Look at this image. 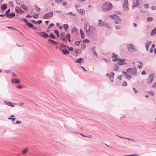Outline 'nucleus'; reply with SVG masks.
I'll use <instances>...</instances> for the list:
<instances>
[{"label":"nucleus","instance_id":"59","mask_svg":"<svg viewBox=\"0 0 156 156\" xmlns=\"http://www.w3.org/2000/svg\"><path fill=\"white\" fill-rule=\"evenodd\" d=\"M56 25L60 29H62V26H59V24L58 23H56Z\"/></svg>","mask_w":156,"mask_h":156},{"label":"nucleus","instance_id":"4","mask_svg":"<svg viewBox=\"0 0 156 156\" xmlns=\"http://www.w3.org/2000/svg\"><path fill=\"white\" fill-rule=\"evenodd\" d=\"M126 71L129 74H131L133 75H135L137 73V70L136 68H129L126 70Z\"/></svg>","mask_w":156,"mask_h":156},{"label":"nucleus","instance_id":"47","mask_svg":"<svg viewBox=\"0 0 156 156\" xmlns=\"http://www.w3.org/2000/svg\"><path fill=\"white\" fill-rule=\"evenodd\" d=\"M61 46H62V48H64V49H66V48L67 47V46L66 45L63 44L62 43H61Z\"/></svg>","mask_w":156,"mask_h":156},{"label":"nucleus","instance_id":"20","mask_svg":"<svg viewBox=\"0 0 156 156\" xmlns=\"http://www.w3.org/2000/svg\"><path fill=\"white\" fill-rule=\"evenodd\" d=\"M15 16V14L14 12H11L9 13V15L7 16V17L8 18L10 19L12 18V17Z\"/></svg>","mask_w":156,"mask_h":156},{"label":"nucleus","instance_id":"25","mask_svg":"<svg viewBox=\"0 0 156 156\" xmlns=\"http://www.w3.org/2000/svg\"><path fill=\"white\" fill-rule=\"evenodd\" d=\"M63 28H64L65 30L67 31V30H68L69 26L67 24H64L63 25Z\"/></svg>","mask_w":156,"mask_h":156},{"label":"nucleus","instance_id":"62","mask_svg":"<svg viewBox=\"0 0 156 156\" xmlns=\"http://www.w3.org/2000/svg\"><path fill=\"white\" fill-rule=\"evenodd\" d=\"M81 34V38H84V37H85V34H84V33H82L81 34Z\"/></svg>","mask_w":156,"mask_h":156},{"label":"nucleus","instance_id":"34","mask_svg":"<svg viewBox=\"0 0 156 156\" xmlns=\"http://www.w3.org/2000/svg\"><path fill=\"white\" fill-rule=\"evenodd\" d=\"M119 68V66H115L113 68V69L115 71H118V69Z\"/></svg>","mask_w":156,"mask_h":156},{"label":"nucleus","instance_id":"30","mask_svg":"<svg viewBox=\"0 0 156 156\" xmlns=\"http://www.w3.org/2000/svg\"><path fill=\"white\" fill-rule=\"evenodd\" d=\"M33 16L34 18L36 19L38 17V15L37 13L34 12L33 14Z\"/></svg>","mask_w":156,"mask_h":156},{"label":"nucleus","instance_id":"3","mask_svg":"<svg viewBox=\"0 0 156 156\" xmlns=\"http://www.w3.org/2000/svg\"><path fill=\"white\" fill-rule=\"evenodd\" d=\"M109 16L114 20V23L116 24H120L122 23L121 19L116 14L110 15Z\"/></svg>","mask_w":156,"mask_h":156},{"label":"nucleus","instance_id":"11","mask_svg":"<svg viewBox=\"0 0 156 156\" xmlns=\"http://www.w3.org/2000/svg\"><path fill=\"white\" fill-rule=\"evenodd\" d=\"M154 75L153 74H151L147 78L148 83H151L154 78Z\"/></svg>","mask_w":156,"mask_h":156},{"label":"nucleus","instance_id":"57","mask_svg":"<svg viewBox=\"0 0 156 156\" xmlns=\"http://www.w3.org/2000/svg\"><path fill=\"white\" fill-rule=\"evenodd\" d=\"M139 155V154H133L129 155V156H138Z\"/></svg>","mask_w":156,"mask_h":156},{"label":"nucleus","instance_id":"53","mask_svg":"<svg viewBox=\"0 0 156 156\" xmlns=\"http://www.w3.org/2000/svg\"><path fill=\"white\" fill-rule=\"evenodd\" d=\"M67 47L69 49V50L70 51H72L73 50V48L72 47H70L69 48L68 46H67Z\"/></svg>","mask_w":156,"mask_h":156},{"label":"nucleus","instance_id":"56","mask_svg":"<svg viewBox=\"0 0 156 156\" xmlns=\"http://www.w3.org/2000/svg\"><path fill=\"white\" fill-rule=\"evenodd\" d=\"M118 60H119V58H114L112 59V61L114 62L117 61H118Z\"/></svg>","mask_w":156,"mask_h":156},{"label":"nucleus","instance_id":"37","mask_svg":"<svg viewBox=\"0 0 156 156\" xmlns=\"http://www.w3.org/2000/svg\"><path fill=\"white\" fill-rule=\"evenodd\" d=\"M75 52L76 53L78 54H80L81 53V50H76V49H75Z\"/></svg>","mask_w":156,"mask_h":156},{"label":"nucleus","instance_id":"7","mask_svg":"<svg viewBox=\"0 0 156 156\" xmlns=\"http://www.w3.org/2000/svg\"><path fill=\"white\" fill-rule=\"evenodd\" d=\"M133 1V8L138 6L140 3L142 2V0H132Z\"/></svg>","mask_w":156,"mask_h":156},{"label":"nucleus","instance_id":"63","mask_svg":"<svg viewBox=\"0 0 156 156\" xmlns=\"http://www.w3.org/2000/svg\"><path fill=\"white\" fill-rule=\"evenodd\" d=\"M122 77V75H119L118 76L117 78L119 80H121Z\"/></svg>","mask_w":156,"mask_h":156},{"label":"nucleus","instance_id":"1","mask_svg":"<svg viewBox=\"0 0 156 156\" xmlns=\"http://www.w3.org/2000/svg\"><path fill=\"white\" fill-rule=\"evenodd\" d=\"M94 27L90 26L88 23H85L84 26V30L88 36H91L95 31Z\"/></svg>","mask_w":156,"mask_h":156},{"label":"nucleus","instance_id":"39","mask_svg":"<svg viewBox=\"0 0 156 156\" xmlns=\"http://www.w3.org/2000/svg\"><path fill=\"white\" fill-rule=\"evenodd\" d=\"M55 2L57 4H59L62 2V0H55Z\"/></svg>","mask_w":156,"mask_h":156},{"label":"nucleus","instance_id":"41","mask_svg":"<svg viewBox=\"0 0 156 156\" xmlns=\"http://www.w3.org/2000/svg\"><path fill=\"white\" fill-rule=\"evenodd\" d=\"M80 41H76L75 42V44L76 46H79L80 45Z\"/></svg>","mask_w":156,"mask_h":156},{"label":"nucleus","instance_id":"28","mask_svg":"<svg viewBox=\"0 0 156 156\" xmlns=\"http://www.w3.org/2000/svg\"><path fill=\"white\" fill-rule=\"evenodd\" d=\"M49 41H51L52 42V43L55 45L58 44V42L57 41H55L52 39H49L48 40Z\"/></svg>","mask_w":156,"mask_h":156},{"label":"nucleus","instance_id":"38","mask_svg":"<svg viewBox=\"0 0 156 156\" xmlns=\"http://www.w3.org/2000/svg\"><path fill=\"white\" fill-rule=\"evenodd\" d=\"M10 9H8L5 12V15L6 16V17H7V16H8V15H9V12H10Z\"/></svg>","mask_w":156,"mask_h":156},{"label":"nucleus","instance_id":"60","mask_svg":"<svg viewBox=\"0 0 156 156\" xmlns=\"http://www.w3.org/2000/svg\"><path fill=\"white\" fill-rule=\"evenodd\" d=\"M104 60L105 62L106 63H108L110 62L109 60H108V59H105V58L102 59V60Z\"/></svg>","mask_w":156,"mask_h":156},{"label":"nucleus","instance_id":"26","mask_svg":"<svg viewBox=\"0 0 156 156\" xmlns=\"http://www.w3.org/2000/svg\"><path fill=\"white\" fill-rule=\"evenodd\" d=\"M153 18L151 17H148L147 18V22H151L153 20Z\"/></svg>","mask_w":156,"mask_h":156},{"label":"nucleus","instance_id":"5","mask_svg":"<svg viewBox=\"0 0 156 156\" xmlns=\"http://www.w3.org/2000/svg\"><path fill=\"white\" fill-rule=\"evenodd\" d=\"M127 48L128 51L132 52L137 51V50L135 48L134 45L132 44L127 45Z\"/></svg>","mask_w":156,"mask_h":156},{"label":"nucleus","instance_id":"18","mask_svg":"<svg viewBox=\"0 0 156 156\" xmlns=\"http://www.w3.org/2000/svg\"><path fill=\"white\" fill-rule=\"evenodd\" d=\"M77 11L81 15H83L85 13V11L83 9H77Z\"/></svg>","mask_w":156,"mask_h":156},{"label":"nucleus","instance_id":"48","mask_svg":"<svg viewBox=\"0 0 156 156\" xmlns=\"http://www.w3.org/2000/svg\"><path fill=\"white\" fill-rule=\"evenodd\" d=\"M114 73L113 72H112V73L109 76V77L110 78H113L114 77Z\"/></svg>","mask_w":156,"mask_h":156},{"label":"nucleus","instance_id":"22","mask_svg":"<svg viewBox=\"0 0 156 156\" xmlns=\"http://www.w3.org/2000/svg\"><path fill=\"white\" fill-rule=\"evenodd\" d=\"M25 24L28 26L30 28H33L34 25L31 23L29 22H26Z\"/></svg>","mask_w":156,"mask_h":156},{"label":"nucleus","instance_id":"32","mask_svg":"<svg viewBox=\"0 0 156 156\" xmlns=\"http://www.w3.org/2000/svg\"><path fill=\"white\" fill-rule=\"evenodd\" d=\"M149 94L153 96L154 95V92L153 90H151L149 92Z\"/></svg>","mask_w":156,"mask_h":156},{"label":"nucleus","instance_id":"33","mask_svg":"<svg viewBox=\"0 0 156 156\" xmlns=\"http://www.w3.org/2000/svg\"><path fill=\"white\" fill-rule=\"evenodd\" d=\"M35 7L36 8L35 10L36 11H39L41 10V9L38 7L37 5H35Z\"/></svg>","mask_w":156,"mask_h":156},{"label":"nucleus","instance_id":"58","mask_svg":"<svg viewBox=\"0 0 156 156\" xmlns=\"http://www.w3.org/2000/svg\"><path fill=\"white\" fill-rule=\"evenodd\" d=\"M115 28L117 30H119L121 29V27L119 25H116L115 26Z\"/></svg>","mask_w":156,"mask_h":156},{"label":"nucleus","instance_id":"40","mask_svg":"<svg viewBox=\"0 0 156 156\" xmlns=\"http://www.w3.org/2000/svg\"><path fill=\"white\" fill-rule=\"evenodd\" d=\"M14 83L16 84H17L20 82V81L19 80H18L16 78H14Z\"/></svg>","mask_w":156,"mask_h":156},{"label":"nucleus","instance_id":"19","mask_svg":"<svg viewBox=\"0 0 156 156\" xmlns=\"http://www.w3.org/2000/svg\"><path fill=\"white\" fill-rule=\"evenodd\" d=\"M151 41H148L145 44V47L146 49V50L147 51L151 43Z\"/></svg>","mask_w":156,"mask_h":156},{"label":"nucleus","instance_id":"27","mask_svg":"<svg viewBox=\"0 0 156 156\" xmlns=\"http://www.w3.org/2000/svg\"><path fill=\"white\" fill-rule=\"evenodd\" d=\"M20 7L24 10H27V7L23 4L21 5L20 6Z\"/></svg>","mask_w":156,"mask_h":156},{"label":"nucleus","instance_id":"55","mask_svg":"<svg viewBox=\"0 0 156 156\" xmlns=\"http://www.w3.org/2000/svg\"><path fill=\"white\" fill-rule=\"evenodd\" d=\"M31 22L32 23H33L34 24H37V22L36 20H31Z\"/></svg>","mask_w":156,"mask_h":156},{"label":"nucleus","instance_id":"43","mask_svg":"<svg viewBox=\"0 0 156 156\" xmlns=\"http://www.w3.org/2000/svg\"><path fill=\"white\" fill-rule=\"evenodd\" d=\"M132 89L134 91V93L136 94L138 92V90L134 87H133Z\"/></svg>","mask_w":156,"mask_h":156},{"label":"nucleus","instance_id":"24","mask_svg":"<svg viewBox=\"0 0 156 156\" xmlns=\"http://www.w3.org/2000/svg\"><path fill=\"white\" fill-rule=\"evenodd\" d=\"M62 52L64 55L69 54V51H68V50H66V49H63L62 50Z\"/></svg>","mask_w":156,"mask_h":156},{"label":"nucleus","instance_id":"45","mask_svg":"<svg viewBox=\"0 0 156 156\" xmlns=\"http://www.w3.org/2000/svg\"><path fill=\"white\" fill-rule=\"evenodd\" d=\"M81 45H82L81 49H84L86 47L85 45L83 43H82V44H81Z\"/></svg>","mask_w":156,"mask_h":156},{"label":"nucleus","instance_id":"42","mask_svg":"<svg viewBox=\"0 0 156 156\" xmlns=\"http://www.w3.org/2000/svg\"><path fill=\"white\" fill-rule=\"evenodd\" d=\"M112 57L117 58L118 57V55L115 54V53H112Z\"/></svg>","mask_w":156,"mask_h":156},{"label":"nucleus","instance_id":"23","mask_svg":"<svg viewBox=\"0 0 156 156\" xmlns=\"http://www.w3.org/2000/svg\"><path fill=\"white\" fill-rule=\"evenodd\" d=\"M150 34L151 35H154L156 34V27L152 30Z\"/></svg>","mask_w":156,"mask_h":156},{"label":"nucleus","instance_id":"36","mask_svg":"<svg viewBox=\"0 0 156 156\" xmlns=\"http://www.w3.org/2000/svg\"><path fill=\"white\" fill-rule=\"evenodd\" d=\"M54 32L57 35L58 37H59V32H58V31L57 30H55Z\"/></svg>","mask_w":156,"mask_h":156},{"label":"nucleus","instance_id":"6","mask_svg":"<svg viewBox=\"0 0 156 156\" xmlns=\"http://www.w3.org/2000/svg\"><path fill=\"white\" fill-rule=\"evenodd\" d=\"M53 11L49 12L48 13L46 14L43 17V18L44 19H48L50 17H52L53 16Z\"/></svg>","mask_w":156,"mask_h":156},{"label":"nucleus","instance_id":"46","mask_svg":"<svg viewBox=\"0 0 156 156\" xmlns=\"http://www.w3.org/2000/svg\"><path fill=\"white\" fill-rule=\"evenodd\" d=\"M49 36L52 39H55V36L53 34H51Z\"/></svg>","mask_w":156,"mask_h":156},{"label":"nucleus","instance_id":"17","mask_svg":"<svg viewBox=\"0 0 156 156\" xmlns=\"http://www.w3.org/2000/svg\"><path fill=\"white\" fill-rule=\"evenodd\" d=\"M105 22H104L101 20H98V25L99 27H102L104 26Z\"/></svg>","mask_w":156,"mask_h":156},{"label":"nucleus","instance_id":"21","mask_svg":"<svg viewBox=\"0 0 156 156\" xmlns=\"http://www.w3.org/2000/svg\"><path fill=\"white\" fill-rule=\"evenodd\" d=\"M7 7V5L6 4H4L1 6V8L2 10H5Z\"/></svg>","mask_w":156,"mask_h":156},{"label":"nucleus","instance_id":"10","mask_svg":"<svg viewBox=\"0 0 156 156\" xmlns=\"http://www.w3.org/2000/svg\"><path fill=\"white\" fill-rule=\"evenodd\" d=\"M37 33L39 35L45 38L47 37L48 36V35L44 32H37Z\"/></svg>","mask_w":156,"mask_h":156},{"label":"nucleus","instance_id":"44","mask_svg":"<svg viewBox=\"0 0 156 156\" xmlns=\"http://www.w3.org/2000/svg\"><path fill=\"white\" fill-rule=\"evenodd\" d=\"M54 24L52 23H50L48 26V29H49L51 28L52 27H53L54 26Z\"/></svg>","mask_w":156,"mask_h":156},{"label":"nucleus","instance_id":"16","mask_svg":"<svg viewBox=\"0 0 156 156\" xmlns=\"http://www.w3.org/2000/svg\"><path fill=\"white\" fill-rule=\"evenodd\" d=\"M83 60V59L81 58H78L76 59L75 60V61L77 63H80V65L82 64V63H84V62L82 61Z\"/></svg>","mask_w":156,"mask_h":156},{"label":"nucleus","instance_id":"54","mask_svg":"<svg viewBox=\"0 0 156 156\" xmlns=\"http://www.w3.org/2000/svg\"><path fill=\"white\" fill-rule=\"evenodd\" d=\"M67 15H69V14H70L72 16H76V15L75 14L73 13L72 12H68L67 13Z\"/></svg>","mask_w":156,"mask_h":156},{"label":"nucleus","instance_id":"14","mask_svg":"<svg viewBox=\"0 0 156 156\" xmlns=\"http://www.w3.org/2000/svg\"><path fill=\"white\" fill-rule=\"evenodd\" d=\"M60 39L63 41H66V37L65 34L64 33H62L60 35Z\"/></svg>","mask_w":156,"mask_h":156},{"label":"nucleus","instance_id":"8","mask_svg":"<svg viewBox=\"0 0 156 156\" xmlns=\"http://www.w3.org/2000/svg\"><path fill=\"white\" fill-rule=\"evenodd\" d=\"M123 6L124 9L125 11H128L129 10L128 1L127 0H125L123 4Z\"/></svg>","mask_w":156,"mask_h":156},{"label":"nucleus","instance_id":"51","mask_svg":"<svg viewBox=\"0 0 156 156\" xmlns=\"http://www.w3.org/2000/svg\"><path fill=\"white\" fill-rule=\"evenodd\" d=\"M66 39L67 38V39L70 38V34H66Z\"/></svg>","mask_w":156,"mask_h":156},{"label":"nucleus","instance_id":"64","mask_svg":"<svg viewBox=\"0 0 156 156\" xmlns=\"http://www.w3.org/2000/svg\"><path fill=\"white\" fill-rule=\"evenodd\" d=\"M144 7L145 8L147 9L149 8V4H146L144 5Z\"/></svg>","mask_w":156,"mask_h":156},{"label":"nucleus","instance_id":"12","mask_svg":"<svg viewBox=\"0 0 156 156\" xmlns=\"http://www.w3.org/2000/svg\"><path fill=\"white\" fill-rule=\"evenodd\" d=\"M4 102L7 105L12 107L15 106V105L16 104L14 103H11L10 102L4 101Z\"/></svg>","mask_w":156,"mask_h":156},{"label":"nucleus","instance_id":"13","mask_svg":"<svg viewBox=\"0 0 156 156\" xmlns=\"http://www.w3.org/2000/svg\"><path fill=\"white\" fill-rule=\"evenodd\" d=\"M15 9L16 12L19 14H21L23 12V10L19 7H16Z\"/></svg>","mask_w":156,"mask_h":156},{"label":"nucleus","instance_id":"31","mask_svg":"<svg viewBox=\"0 0 156 156\" xmlns=\"http://www.w3.org/2000/svg\"><path fill=\"white\" fill-rule=\"evenodd\" d=\"M77 31V29L76 27H73L72 30V32L73 33L74 32L76 33Z\"/></svg>","mask_w":156,"mask_h":156},{"label":"nucleus","instance_id":"52","mask_svg":"<svg viewBox=\"0 0 156 156\" xmlns=\"http://www.w3.org/2000/svg\"><path fill=\"white\" fill-rule=\"evenodd\" d=\"M93 53L94 55L96 56L97 57H98V55L95 51H93Z\"/></svg>","mask_w":156,"mask_h":156},{"label":"nucleus","instance_id":"29","mask_svg":"<svg viewBox=\"0 0 156 156\" xmlns=\"http://www.w3.org/2000/svg\"><path fill=\"white\" fill-rule=\"evenodd\" d=\"M28 150V148H26L23 150L22 153L23 154H24L27 152Z\"/></svg>","mask_w":156,"mask_h":156},{"label":"nucleus","instance_id":"61","mask_svg":"<svg viewBox=\"0 0 156 156\" xmlns=\"http://www.w3.org/2000/svg\"><path fill=\"white\" fill-rule=\"evenodd\" d=\"M156 8L155 6H152L151 7V9L152 10H154L156 9Z\"/></svg>","mask_w":156,"mask_h":156},{"label":"nucleus","instance_id":"15","mask_svg":"<svg viewBox=\"0 0 156 156\" xmlns=\"http://www.w3.org/2000/svg\"><path fill=\"white\" fill-rule=\"evenodd\" d=\"M119 62H117V64L120 65H124L125 64V59H119V60L118 61Z\"/></svg>","mask_w":156,"mask_h":156},{"label":"nucleus","instance_id":"49","mask_svg":"<svg viewBox=\"0 0 156 156\" xmlns=\"http://www.w3.org/2000/svg\"><path fill=\"white\" fill-rule=\"evenodd\" d=\"M127 85V83L126 81H124L122 84V86H126Z\"/></svg>","mask_w":156,"mask_h":156},{"label":"nucleus","instance_id":"2","mask_svg":"<svg viewBox=\"0 0 156 156\" xmlns=\"http://www.w3.org/2000/svg\"><path fill=\"white\" fill-rule=\"evenodd\" d=\"M112 7V3L110 2H106L104 3L102 7L103 11L107 12L111 9Z\"/></svg>","mask_w":156,"mask_h":156},{"label":"nucleus","instance_id":"9","mask_svg":"<svg viewBox=\"0 0 156 156\" xmlns=\"http://www.w3.org/2000/svg\"><path fill=\"white\" fill-rule=\"evenodd\" d=\"M122 73L123 75L127 79L129 80L131 79V76L130 75L128 74L127 72L123 71L122 72Z\"/></svg>","mask_w":156,"mask_h":156},{"label":"nucleus","instance_id":"35","mask_svg":"<svg viewBox=\"0 0 156 156\" xmlns=\"http://www.w3.org/2000/svg\"><path fill=\"white\" fill-rule=\"evenodd\" d=\"M104 26L108 28L111 29V27L106 22H105Z\"/></svg>","mask_w":156,"mask_h":156},{"label":"nucleus","instance_id":"50","mask_svg":"<svg viewBox=\"0 0 156 156\" xmlns=\"http://www.w3.org/2000/svg\"><path fill=\"white\" fill-rule=\"evenodd\" d=\"M83 42L85 43H88L89 42V41L88 39H85L83 40Z\"/></svg>","mask_w":156,"mask_h":156}]
</instances>
